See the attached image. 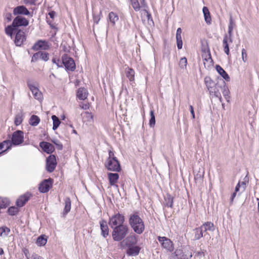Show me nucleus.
I'll return each mask as SVG.
<instances>
[{
    "instance_id": "obj_14",
    "label": "nucleus",
    "mask_w": 259,
    "mask_h": 259,
    "mask_svg": "<svg viewBox=\"0 0 259 259\" xmlns=\"http://www.w3.org/2000/svg\"><path fill=\"white\" fill-rule=\"evenodd\" d=\"M13 14L17 16L21 15L32 16L30 12L23 5L18 6L14 8L13 9Z\"/></svg>"
},
{
    "instance_id": "obj_34",
    "label": "nucleus",
    "mask_w": 259,
    "mask_h": 259,
    "mask_svg": "<svg viewBox=\"0 0 259 259\" xmlns=\"http://www.w3.org/2000/svg\"><path fill=\"white\" fill-rule=\"evenodd\" d=\"M227 34H225L224 35L223 40V46L224 49V52L228 56L230 55V50H229V44L228 41L227 40Z\"/></svg>"
},
{
    "instance_id": "obj_24",
    "label": "nucleus",
    "mask_w": 259,
    "mask_h": 259,
    "mask_svg": "<svg viewBox=\"0 0 259 259\" xmlns=\"http://www.w3.org/2000/svg\"><path fill=\"white\" fill-rule=\"evenodd\" d=\"M64 202L65 206L62 212L64 217H65L70 212L71 207V202L69 197H66L64 199Z\"/></svg>"
},
{
    "instance_id": "obj_11",
    "label": "nucleus",
    "mask_w": 259,
    "mask_h": 259,
    "mask_svg": "<svg viewBox=\"0 0 259 259\" xmlns=\"http://www.w3.org/2000/svg\"><path fill=\"white\" fill-rule=\"evenodd\" d=\"M53 184V179L52 178L44 180L39 185V191L42 193L48 192L52 187Z\"/></svg>"
},
{
    "instance_id": "obj_15",
    "label": "nucleus",
    "mask_w": 259,
    "mask_h": 259,
    "mask_svg": "<svg viewBox=\"0 0 259 259\" xmlns=\"http://www.w3.org/2000/svg\"><path fill=\"white\" fill-rule=\"evenodd\" d=\"M32 196V194L29 192H26L24 194L21 195L17 200L16 205L21 207L23 206Z\"/></svg>"
},
{
    "instance_id": "obj_37",
    "label": "nucleus",
    "mask_w": 259,
    "mask_h": 259,
    "mask_svg": "<svg viewBox=\"0 0 259 259\" xmlns=\"http://www.w3.org/2000/svg\"><path fill=\"white\" fill-rule=\"evenodd\" d=\"M108 17L110 21L111 22V23H112L113 25L115 24L116 22H117L119 19L118 16L116 13L113 12H111L110 13H109Z\"/></svg>"
},
{
    "instance_id": "obj_36",
    "label": "nucleus",
    "mask_w": 259,
    "mask_h": 259,
    "mask_svg": "<svg viewBox=\"0 0 259 259\" xmlns=\"http://www.w3.org/2000/svg\"><path fill=\"white\" fill-rule=\"evenodd\" d=\"M201 51L202 52L207 53L208 59L210 60V62H212V59L211 58L210 50L207 42L205 45L203 44H202Z\"/></svg>"
},
{
    "instance_id": "obj_57",
    "label": "nucleus",
    "mask_w": 259,
    "mask_h": 259,
    "mask_svg": "<svg viewBox=\"0 0 259 259\" xmlns=\"http://www.w3.org/2000/svg\"><path fill=\"white\" fill-rule=\"evenodd\" d=\"M12 14L10 13H7L5 15L6 19L8 20V22H10L12 20Z\"/></svg>"
},
{
    "instance_id": "obj_61",
    "label": "nucleus",
    "mask_w": 259,
    "mask_h": 259,
    "mask_svg": "<svg viewBox=\"0 0 259 259\" xmlns=\"http://www.w3.org/2000/svg\"><path fill=\"white\" fill-rule=\"evenodd\" d=\"M56 148L58 150H62L63 146L62 143L60 142L56 145Z\"/></svg>"
},
{
    "instance_id": "obj_60",
    "label": "nucleus",
    "mask_w": 259,
    "mask_h": 259,
    "mask_svg": "<svg viewBox=\"0 0 259 259\" xmlns=\"http://www.w3.org/2000/svg\"><path fill=\"white\" fill-rule=\"evenodd\" d=\"M23 252L24 254H25V256L26 257L27 259H29V250L27 248H24L23 250Z\"/></svg>"
},
{
    "instance_id": "obj_40",
    "label": "nucleus",
    "mask_w": 259,
    "mask_h": 259,
    "mask_svg": "<svg viewBox=\"0 0 259 259\" xmlns=\"http://www.w3.org/2000/svg\"><path fill=\"white\" fill-rule=\"evenodd\" d=\"M47 242V239L45 237V236L40 235L37 238L36 243L37 245L41 246L45 245Z\"/></svg>"
},
{
    "instance_id": "obj_41",
    "label": "nucleus",
    "mask_w": 259,
    "mask_h": 259,
    "mask_svg": "<svg viewBox=\"0 0 259 259\" xmlns=\"http://www.w3.org/2000/svg\"><path fill=\"white\" fill-rule=\"evenodd\" d=\"M18 207L16 206H11L10 207L8 210L7 212L10 215L14 216L16 215L18 212L19 211V209L18 208Z\"/></svg>"
},
{
    "instance_id": "obj_38",
    "label": "nucleus",
    "mask_w": 259,
    "mask_h": 259,
    "mask_svg": "<svg viewBox=\"0 0 259 259\" xmlns=\"http://www.w3.org/2000/svg\"><path fill=\"white\" fill-rule=\"evenodd\" d=\"M10 205V201L7 198L0 197V208H6Z\"/></svg>"
},
{
    "instance_id": "obj_53",
    "label": "nucleus",
    "mask_w": 259,
    "mask_h": 259,
    "mask_svg": "<svg viewBox=\"0 0 259 259\" xmlns=\"http://www.w3.org/2000/svg\"><path fill=\"white\" fill-rule=\"evenodd\" d=\"M143 11L146 14V17L148 21L149 22L150 21H151L152 23H153V21L151 14L149 13V12L146 9H144Z\"/></svg>"
},
{
    "instance_id": "obj_50",
    "label": "nucleus",
    "mask_w": 259,
    "mask_h": 259,
    "mask_svg": "<svg viewBox=\"0 0 259 259\" xmlns=\"http://www.w3.org/2000/svg\"><path fill=\"white\" fill-rule=\"evenodd\" d=\"M223 92V94L225 97V98L228 100L229 98V91L228 89V87L226 86V84L225 83V85L223 88V90H221Z\"/></svg>"
},
{
    "instance_id": "obj_32",
    "label": "nucleus",
    "mask_w": 259,
    "mask_h": 259,
    "mask_svg": "<svg viewBox=\"0 0 259 259\" xmlns=\"http://www.w3.org/2000/svg\"><path fill=\"white\" fill-rule=\"evenodd\" d=\"M195 236L194 240H199L203 236V230L201 227L195 228L194 230Z\"/></svg>"
},
{
    "instance_id": "obj_23",
    "label": "nucleus",
    "mask_w": 259,
    "mask_h": 259,
    "mask_svg": "<svg viewBox=\"0 0 259 259\" xmlns=\"http://www.w3.org/2000/svg\"><path fill=\"white\" fill-rule=\"evenodd\" d=\"M119 176L117 173H111L109 172L108 174V178L109 179V184L111 186H116L115 185L119 179Z\"/></svg>"
},
{
    "instance_id": "obj_52",
    "label": "nucleus",
    "mask_w": 259,
    "mask_h": 259,
    "mask_svg": "<svg viewBox=\"0 0 259 259\" xmlns=\"http://www.w3.org/2000/svg\"><path fill=\"white\" fill-rule=\"evenodd\" d=\"M52 62L53 63L56 64V65L58 67H62V61L61 62V61L59 59H56V58H53L52 59Z\"/></svg>"
},
{
    "instance_id": "obj_44",
    "label": "nucleus",
    "mask_w": 259,
    "mask_h": 259,
    "mask_svg": "<svg viewBox=\"0 0 259 259\" xmlns=\"http://www.w3.org/2000/svg\"><path fill=\"white\" fill-rule=\"evenodd\" d=\"M126 240L128 242L129 245H133L137 243V237L135 235L130 236L126 238Z\"/></svg>"
},
{
    "instance_id": "obj_43",
    "label": "nucleus",
    "mask_w": 259,
    "mask_h": 259,
    "mask_svg": "<svg viewBox=\"0 0 259 259\" xmlns=\"http://www.w3.org/2000/svg\"><path fill=\"white\" fill-rule=\"evenodd\" d=\"M150 118L149 120V126L151 127L154 126L155 124V117L154 115V112L153 110H151L150 112Z\"/></svg>"
},
{
    "instance_id": "obj_2",
    "label": "nucleus",
    "mask_w": 259,
    "mask_h": 259,
    "mask_svg": "<svg viewBox=\"0 0 259 259\" xmlns=\"http://www.w3.org/2000/svg\"><path fill=\"white\" fill-rule=\"evenodd\" d=\"M28 20L22 16H17L14 19L11 25H8L5 27V33L7 35L10 36L11 38H13L14 31L21 30L19 28L20 27H26L28 26Z\"/></svg>"
},
{
    "instance_id": "obj_6",
    "label": "nucleus",
    "mask_w": 259,
    "mask_h": 259,
    "mask_svg": "<svg viewBox=\"0 0 259 259\" xmlns=\"http://www.w3.org/2000/svg\"><path fill=\"white\" fill-rule=\"evenodd\" d=\"M125 222L124 216L119 212L114 214L109 220V225L112 228L118 225H123Z\"/></svg>"
},
{
    "instance_id": "obj_39",
    "label": "nucleus",
    "mask_w": 259,
    "mask_h": 259,
    "mask_svg": "<svg viewBox=\"0 0 259 259\" xmlns=\"http://www.w3.org/2000/svg\"><path fill=\"white\" fill-rule=\"evenodd\" d=\"M52 119L53 121V130L55 131L59 127L61 121L59 118L55 115L52 116Z\"/></svg>"
},
{
    "instance_id": "obj_16",
    "label": "nucleus",
    "mask_w": 259,
    "mask_h": 259,
    "mask_svg": "<svg viewBox=\"0 0 259 259\" xmlns=\"http://www.w3.org/2000/svg\"><path fill=\"white\" fill-rule=\"evenodd\" d=\"M49 54L48 53L39 51L33 54L31 59V62H35L38 59H41L46 62L49 59Z\"/></svg>"
},
{
    "instance_id": "obj_58",
    "label": "nucleus",
    "mask_w": 259,
    "mask_h": 259,
    "mask_svg": "<svg viewBox=\"0 0 259 259\" xmlns=\"http://www.w3.org/2000/svg\"><path fill=\"white\" fill-rule=\"evenodd\" d=\"M24 1L26 4L34 5L37 0H24Z\"/></svg>"
},
{
    "instance_id": "obj_48",
    "label": "nucleus",
    "mask_w": 259,
    "mask_h": 259,
    "mask_svg": "<svg viewBox=\"0 0 259 259\" xmlns=\"http://www.w3.org/2000/svg\"><path fill=\"white\" fill-rule=\"evenodd\" d=\"M23 121L22 115L20 114H18L15 117L14 122L16 125H19L21 124Z\"/></svg>"
},
{
    "instance_id": "obj_4",
    "label": "nucleus",
    "mask_w": 259,
    "mask_h": 259,
    "mask_svg": "<svg viewBox=\"0 0 259 259\" xmlns=\"http://www.w3.org/2000/svg\"><path fill=\"white\" fill-rule=\"evenodd\" d=\"M105 166L110 171L119 172L121 170L120 163L111 151L109 152V157L105 163Z\"/></svg>"
},
{
    "instance_id": "obj_8",
    "label": "nucleus",
    "mask_w": 259,
    "mask_h": 259,
    "mask_svg": "<svg viewBox=\"0 0 259 259\" xmlns=\"http://www.w3.org/2000/svg\"><path fill=\"white\" fill-rule=\"evenodd\" d=\"M15 35L14 43L17 47H21L26 40L25 32L22 30H17L13 32V37Z\"/></svg>"
},
{
    "instance_id": "obj_51",
    "label": "nucleus",
    "mask_w": 259,
    "mask_h": 259,
    "mask_svg": "<svg viewBox=\"0 0 259 259\" xmlns=\"http://www.w3.org/2000/svg\"><path fill=\"white\" fill-rule=\"evenodd\" d=\"M241 57L242 61L244 62H246L247 60V55L246 53V51L245 49H242L241 52Z\"/></svg>"
},
{
    "instance_id": "obj_20",
    "label": "nucleus",
    "mask_w": 259,
    "mask_h": 259,
    "mask_svg": "<svg viewBox=\"0 0 259 259\" xmlns=\"http://www.w3.org/2000/svg\"><path fill=\"white\" fill-rule=\"evenodd\" d=\"M100 225L101 235L104 238H106L109 235V228L107 221L105 220H102L100 221Z\"/></svg>"
},
{
    "instance_id": "obj_28",
    "label": "nucleus",
    "mask_w": 259,
    "mask_h": 259,
    "mask_svg": "<svg viewBox=\"0 0 259 259\" xmlns=\"http://www.w3.org/2000/svg\"><path fill=\"white\" fill-rule=\"evenodd\" d=\"M88 93L84 88H79L77 92V97L81 100H84L87 98Z\"/></svg>"
},
{
    "instance_id": "obj_26",
    "label": "nucleus",
    "mask_w": 259,
    "mask_h": 259,
    "mask_svg": "<svg viewBox=\"0 0 259 259\" xmlns=\"http://www.w3.org/2000/svg\"><path fill=\"white\" fill-rule=\"evenodd\" d=\"M11 141L5 140L0 143V154L5 152L6 150L11 149Z\"/></svg>"
},
{
    "instance_id": "obj_62",
    "label": "nucleus",
    "mask_w": 259,
    "mask_h": 259,
    "mask_svg": "<svg viewBox=\"0 0 259 259\" xmlns=\"http://www.w3.org/2000/svg\"><path fill=\"white\" fill-rule=\"evenodd\" d=\"M141 6L142 7L144 8V9H146V8H147V5L146 3L145 0H141Z\"/></svg>"
},
{
    "instance_id": "obj_49",
    "label": "nucleus",
    "mask_w": 259,
    "mask_h": 259,
    "mask_svg": "<svg viewBox=\"0 0 259 259\" xmlns=\"http://www.w3.org/2000/svg\"><path fill=\"white\" fill-rule=\"evenodd\" d=\"M187 64V60L186 57L181 58L179 62V66L181 68L185 69L186 68Z\"/></svg>"
},
{
    "instance_id": "obj_19",
    "label": "nucleus",
    "mask_w": 259,
    "mask_h": 259,
    "mask_svg": "<svg viewBox=\"0 0 259 259\" xmlns=\"http://www.w3.org/2000/svg\"><path fill=\"white\" fill-rule=\"evenodd\" d=\"M49 45L45 40H39L36 42L32 47L33 50L37 51L39 49L48 50Z\"/></svg>"
},
{
    "instance_id": "obj_1",
    "label": "nucleus",
    "mask_w": 259,
    "mask_h": 259,
    "mask_svg": "<svg viewBox=\"0 0 259 259\" xmlns=\"http://www.w3.org/2000/svg\"><path fill=\"white\" fill-rule=\"evenodd\" d=\"M128 224L133 231L138 234H142L145 230L144 222L138 211H135L129 215Z\"/></svg>"
},
{
    "instance_id": "obj_3",
    "label": "nucleus",
    "mask_w": 259,
    "mask_h": 259,
    "mask_svg": "<svg viewBox=\"0 0 259 259\" xmlns=\"http://www.w3.org/2000/svg\"><path fill=\"white\" fill-rule=\"evenodd\" d=\"M112 236L114 241H120L123 239L128 234L130 229L125 224L118 225L112 228Z\"/></svg>"
},
{
    "instance_id": "obj_25",
    "label": "nucleus",
    "mask_w": 259,
    "mask_h": 259,
    "mask_svg": "<svg viewBox=\"0 0 259 259\" xmlns=\"http://www.w3.org/2000/svg\"><path fill=\"white\" fill-rule=\"evenodd\" d=\"M204 171L203 169L199 168L197 174L194 173V180L196 183L201 184L203 182Z\"/></svg>"
},
{
    "instance_id": "obj_29",
    "label": "nucleus",
    "mask_w": 259,
    "mask_h": 259,
    "mask_svg": "<svg viewBox=\"0 0 259 259\" xmlns=\"http://www.w3.org/2000/svg\"><path fill=\"white\" fill-rule=\"evenodd\" d=\"M173 202L174 197L169 194H167L164 197V205L168 207L172 208Z\"/></svg>"
},
{
    "instance_id": "obj_56",
    "label": "nucleus",
    "mask_w": 259,
    "mask_h": 259,
    "mask_svg": "<svg viewBox=\"0 0 259 259\" xmlns=\"http://www.w3.org/2000/svg\"><path fill=\"white\" fill-rule=\"evenodd\" d=\"M233 33H228L227 34V40L229 41L230 43L233 42Z\"/></svg>"
},
{
    "instance_id": "obj_17",
    "label": "nucleus",
    "mask_w": 259,
    "mask_h": 259,
    "mask_svg": "<svg viewBox=\"0 0 259 259\" xmlns=\"http://www.w3.org/2000/svg\"><path fill=\"white\" fill-rule=\"evenodd\" d=\"M27 85L31 91L34 98L38 100H41L42 95L39 89L33 84L31 83L30 81L27 82Z\"/></svg>"
},
{
    "instance_id": "obj_31",
    "label": "nucleus",
    "mask_w": 259,
    "mask_h": 259,
    "mask_svg": "<svg viewBox=\"0 0 259 259\" xmlns=\"http://www.w3.org/2000/svg\"><path fill=\"white\" fill-rule=\"evenodd\" d=\"M202 11L206 23L208 24H211V18L208 9L206 7H204Z\"/></svg>"
},
{
    "instance_id": "obj_35",
    "label": "nucleus",
    "mask_w": 259,
    "mask_h": 259,
    "mask_svg": "<svg viewBox=\"0 0 259 259\" xmlns=\"http://www.w3.org/2000/svg\"><path fill=\"white\" fill-rule=\"evenodd\" d=\"M40 122V118L38 116L35 115H32L29 121V124L33 126H36Z\"/></svg>"
},
{
    "instance_id": "obj_46",
    "label": "nucleus",
    "mask_w": 259,
    "mask_h": 259,
    "mask_svg": "<svg viewBox=\"0 0 259 259\" xmlns=\"http://www.w3.org/2000/svg\"><path fill=\"white\" fill-rule=\"evenodd\" d=\"M10 232V229L6 226H3V227H0V236H2L3 235L7 236Z\"/></svg>"
},
{
    "instance_id": "obj_54",
    "label": "nucleus",
    "mask_w": 259,
    "mask_h": 259,
    "mask_svg": "<svg viewBox=\"0 0 259 259\" xmlns=\"http://www.w3.org/2000/svg\"><path fill=\"white\" fill-rule=\"evenodd\" d=\"M189 108H190V113L192 115V117L193 119H195V115L194 110L193 106L190 105Z\"/></svg>"
},
{
    "instance_id": "obj_22",
    "label": "nucleus",
    "mask_w": 259,
    "mask_h": 259,
    "mask_svg": "<svg viewBox=\"0 0 259 259\" xmlns=\"http://www.w3.org/2000/svg\"><path fill=\"white\" fill-rule=\"evenodd\" d=\"M125 73L126 77L129 79L130 81L131 82V84H132L135 81V70L132 68L127 67L125 68Z\"/></svg>"
},
{
    "instance_id": "obj_13",
    "label": "nucleus",
    "mask_w": 259,
    "mask_h": 259,
    "mask_svg": "<svg viewBox=\"0 0 259 259\" xmlns=\"http://www.w3.org/2000/svg\"><path fill=\"white\" fill-rule=\"evenodd\" d=\"M57 161L55 155H50L46 160V170L49 172H53L57 165Z\"/></svg>"
},
{
    "instance_id": "obj_33",
    "label": "nucleus",
    "mask_w": 259,
    "mask_h": 259,
    "mask_svg": "<svg viewBox=\"0 0 259 259\" xmlns=\"http://www.w3.org/2000/svg\"><path fill=\"white\" fill-rule=\"evenodd\" d=\"M204 82L208 91L213 87L217 85V82L213 81L209 76H206L205 77Z\"/></svg>"
},
{
    "instance_id": "obj_45",
    "label": "nucleus",
    "mask_w": 259,
    "mask_h": 259,
    "mask_svg": "<svg viewBox=\"0 0 259 259\" xmlns=\"http://www.w3.org/2000/svg\"><path fill=\"white\" fill-rule=\"evenodd\" d=\"M131 3L135 11H139L140 10L141 6L138 0H131Z\"/></svg>"
},
{
    "instance_id": "obj_59",
    "label": "nucleus",
    "mask_w": 259,
    "mask_h": 259,
    "mask_svg": "<svg viewBox=\"0 0 259 259\" xmlns=\"http://www.w3.org/2000/svg\"><path fill=\"white\" fill-rule=\"evenodd\" d=\"M84 113L86 115L87 117L88 118V119H93V115H92V113L87 111Z\"/></svg>"
},
{
    "instance_id": "obj_5",
    "label": "nucleus",
    "mask_w": 259,
    "mask_h": 259,
    "mask_svg": "<svg viewBox=\"0 0 259 259\" xmlns=\"http://www.w3.org/2000/svg\"><path fill=\"white\" fill-rule=\"evenodd\" d=\"M225 85V81L220 78L218 79L217 85L213 87L209 90L210 95H214L215 97L219 99L220 102H222V97L221 94V90H223V87Z\"/></svg>"
},
{
    "instance_id": "obj_7",
    "label": "nucleus",
    "mask_w": 259,
    "mask_h": 259,
    "mask_svg": "<svg viewBox=\"0 0 259 259\" xmlns=\"http://www.w3.org/2000/svg\"><path fill=\"white\" fill-rule=\"evenodd\" d=\"M62 64L67 71H74L76 69V65L73 59L67 54H64L62 56Z\"/></svg>"
},
{
    "instance_id": "obj_9",
    "label": "nucleus",
    "mask_w": 259,
    "mask_h": 259,
    "mask_svg": "<svg viewBox=\"0 0 259 259\" xmlns=\"http://www.w3.org/2000/svg\"><path fill=\"white\" fill-rule=\"evenodd\" d=\"M157 239L163 248L169 252L174 250V243L170 239L166 237L158 236Z\"/></svg>"
},
{
    "instance_id": "obj_64",
    "label": "nucleus",
    "mask_w": 259,
    "mask_h": 259,
    "mask_svg": "<svg viewBox=\"0 0 259 259\" xmlns=\"http://www.w3.org/2000/svg\"><path fill=\"white\" fill-rule=\"evenodd\" d=\"M55 12L54 11H51L49 13V15L50 16V18L52 19H53L55 15Z\"/></svg>"
},
{
    "instance_id": "obj_55",
    "label": "nucleus",
    "mask_w": 259,
    "mask_h": 259,
    "mask_svg": "<svg viewBox=\"0 0 259 259\" xmlns=\"http://www.w3.org/2000/svg\"><path fill=\"white\" fill-rule=\"evenodd\" d=\"M100 20L99 16L93 15V20L94 23L98 24Z\"/></svg>"
},
{
    "instance_id": "obj_30",
    "label": "nucleus",
    "mask_w": 259,
    "mask_h": 259,
    "mask_svg": "<svg viewBox=\"0 0 259 259\" xmlns=\"http://www.w3.org/2000/svg\"><path fill=\"white\" fill-rule=\"evenodd\" d=\"M204 232L207 231H213L214 230V226L212 223L210 222H207L204 223L202 225L200 226Z\"/></svg>"
},
{
    "instance_id": "obj_63",
    "label": "nucleus",
    "mask_w": 259,
    "mask_h": 259,
    "mask_svg": "<svg viewBox=\"0 0 259 259\" xmlns=\"http://www.w3.org/2000/svg\"><path fill=\"white\" fill-rule=\"evenodd\" d=\"M195 255L197 256H204L205 253H204V252L202 251H198L196 253Z\"/></svg>"
},
{
    "instance_id": "obj_27",
    "label": "nucleus",
    "mask_w": 259,
    "mask_h": 259,
    "mask_svg": "<svg viewBox=\"0 0 259 259\" xmlns=\"http://www.w3.org/2000/svg\"><path fill=\"white\" fill-rule=\"evenodd\" d=\"M215 69L219 74L221 75L224 79L226 81H229L230 77L229 75L221 66L217 65Z\"/></svg>"
},
{
    "instance_id": "obj_12",
    "label": "nucleus",
    "mask_w": 259,
    "mask_h": 259,
    "mask_svg": "<svg viewBox=\"0 0 259 259\" xmlns=\"http://www.w3.org/2000/svg\"><path fill=\"white\" fill-rule=\"evenodd\" d=\"M24 141V134L21 131L18 130L13 133L11 141V145H19Z\"/></svg>"
},
{
    "instance_id": "obj_10",
    "label": "nucleus",
    "mask_w": 259,
    "mask_h": 259,
    "mask_svg": "<svg viewBox=\"0 0 259 259\" xmlns=\"http://www.w3.org/2000/svg\"><path fill=\"white\" fill-rule=\"evenodd\" d=\"M172 254L175 257V259H189L192 257V252L186 249L183 250L181 248H177Z\"/></svg>"
},
{
    "instance_id": "obj_42",
    "label": "nucleus",
    "mask_w": 259,
    "mask_h": 259,
    "mask_svg": "<svg viewBox=\"0 0 259 259\" xmlns=\"http://www.w3.org/2000/svg\"><path fill=\"white\" fill-rule=\"evenodd\" d=\"M235 26V22L233 19L232 16L230 15L229 19V23L228 25V33H233V29Z\"/></svg>"
},
{
    "instance_id": "obj_21",
    "label": "nucleus",
    "mask_w": 259,
    "mask_h": 259,
    "mask_svg": "<svg viewBox=\"0 0 259 259\" xmlns=\"http://www.w3.org/2000/svg\"><path fill=\"white\" fill-rule=\"evenodd\" d=\"M141 247L138 246L128 245L126 250V254L128 256H137L139 254Z\"/></svg>"
},
{
    "instance_id": "obj_47",
    "label": "nucleus",
    "mask_w": 259,
    "mask_h": 259,
    "mask_svg": "<svg viewBox=\"0 0 259 259\" xmlns=\"http://www.w3.org/2000/svg\"><path fill=\"white\" fill-rule=\"evenodd\" d=\"M177 45L179 50L181 49L183 46V41L181 35H176Z\"/></svg>"
},
{
    "instance_id": "obj_18",
    "label": "nucleus",
    "mask_w": 259,
    "mask_h": 259,
    "mask_svg": "<svg viewBox=\"0 0 259 259\" xmlns=\"http://www.w3.org/2000/svg\"><path fill=\"white\" fill-rule=\"evenodd\" d=\"M39 146L44 152L48 154H52L55 149L52 144L45 141L40 142Z\"/></svg>"
}]
</instances>
